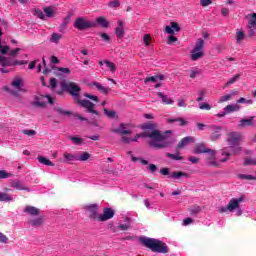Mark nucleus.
Returning a JSON list of instances; mask_svg holds the SVG:
<instances>
[{"instance_id": "34", "label": "nucleus", "mask_w": 256, "mask_h": 256, "mask_svg": "<svg viewBox=\"0 0 256 256\" xmlns=\"http://www.w3.org/2000/svg\"><path fill=\"white\" fill-rule=\"evenodd\" d=\"M38 161L39 163H41L42 165H46L47 167H54L55 164L53 162H51V160L43 157V156H39L38 157Z\"/></svg>"}, {"instance_id": "40", "label": "nucleus", "mask_w": 256, "mask_h": 256, "mask_svg": "<svg viewBox=\"0 0 256 256\" xmlns=\"http://www.w3.org/2000/svg\"><path fill=\"white\" fill-rule=\"evenodd\" d=\"M166 157H168V159H172L173 161L183 160V156L179 155V153H176V154L167 153Z\"/></svg>"}, {"instance_id": "42", "label": "nucleus", "mask_w": 256, "mask_h": 256, "mask_svg": "<svg viewBox=\"0 0 256 256\" xmlns=\"http://www.w3.org/2000/svg\"><path fill=\"white\" fill-rule=\"evenodd\" d=\"M29 223L30 225H32V227H39L43 224V218H36L34 220H30Z\"/></svg>"}, {"instance_id": "47", "label": "nucleus", "mask_w": 256, "mask_h": 256, "mask_svg": "<svg viewBox=\"0 0 256 256\" xmlns=\"http://www.w3.org/2000/svg\"><path fill=\"white\" fill-rule=\"evenodd\" d=\"M239 77H241V74H236L234 77L230 78L226 83V87H229V85H233V83H236Z\"/></svg>"}, {"instance_id": "5", "label": "nucleus", "mask_w": 256, "mask_h": 256, "mask_svg": "<svg viewBox=\"0 0 256 256\" xmlns=\"http://www.w3.org/2000/svg\"><path fill=\"white\" fill-rule=\"evenodd\" d=\"M60 87L64 91H68V93H70V95H72L74 101H77V99H79V93L81 92V87H79V85H77V83L62 81L60 83Z\"/></svg>"}, {"instance_id": "52", "label": "nucleus", "mask_w": 256, "mask_h": 256, "mask_svg": "<svg viewBox=\"0 0 256 256\" xmlns=\"http://www.w3.org/2000/svg\"><path fill=\"white\" fill-rule=\"evenodd\" d=\"M70 140L72 141V143H74V145H81V143H83V139L77 136H71Z\"/></svg>"}, {"instance_id": "24", "label": "nucleus", "mask_w": 256, "mask_h": 256, "mask_svg": "<svg viewBox=\"0 0 256 256\" xmlns=\"http://www.w3.org/2000/svg\"><path fill=\"white\" fill-rule=\"evenodd\" d=\"M241 110V106L239 104H229L224 108L225 113H237V111Z\"/></svg>"}, {"instance_id": "41", "label": "nucleus", "mask_w": 256, "mask_h": 256, "mask_svg": "<svg viewBox=\"0 0 256 256\" xmlns=\"http://www.w3.org/2000/svg\"><path fill=\"white\" fill-rule=\"evenodd\" d=\"M199 75H201V70L197 68H193L192 70H190V79H196V77H199Z\"/></svg>"}, {"instance_id": "2", "label": "nucleus", "mask_w": 256, "mask_h": 256, "mask_svg": "<svg viewBox=\"0 0 256 256\" xmlns=\"http://www.w3.org/2000/svg\"><path fill=\"white\" fill-rule=\"evenodd\" d=\"M140 241L144 247H147L154 253H169L167 244L163 243L161 240L143 237V238H140Z\"/></svg>"}, {"instance_id": "1", "label": "nucleus", "mask_w": 256, "mask_h": 256, "mask_svg": "<svg viewBox=\"0 0 256 256\" xmlns=\"http://www.w3.org/2000/svg\"><path fill=\"white\" fill-rule=\"evenodd\" d=\"M157 125L152 122L144 123L142 125V129L145 130L143 132V137H148L150 141L148 142L149 147L152 149H167V147H171L175 140L167 137V135L161 133V131L157 130Z\"/></svg>"}, {"instance_id": "4", "label": "nucleus", "mask_w": 256, "mask_h": 256, "mask_svg": "<svg viewBox=\"0 0 256 256\" xmlns=\"http://www.w3.org/2000/svg\"><path fill=\"white\" fill-rule=\"evenodd\" d=\"M241 151H243V148H229V147H224L220 150V155L221 158L218 160L219 165H221V163H227V161H229V159H231V156H237V155H241Z\"/></svg>"}, {"instance_id": "18", "label": "nucleus", "mask_w": 256, "mask_h": 256, "mask_svg": "<svg viewBox=\"0 0 256 256\" xmlns=\"http://www.w3.org/2000/svg\"><path fill=\"white\" fill-rule=\"evenodd\" d=\"M181 31V26L177 22H170L169 25L165 27V33L168 35H175V33H179Z\"/></svg>"}, {"instance_id": "35", "label": "nucleus", "mask_w": 256, "mask_h": 256, "mask_svg": "<svg viewBox=\"0 0 256 256\" xmlns=\"http://www.w3.org/2000/svg\"><path fill=\"white\" fill-rule=\"evenodd\" d=\"M61 39H63V35L59 33H52L50 37V43H55L57 45Z\"/></svg>"}, {"instance_id": "9", "label": "nucleus", "mask_w": 256, "mask_h": 256, "mask_svg": "<svg viewBox=\"0 0 256 256\" xmlns=\"http://www.w3.org/2000/svg\"><path fill=\"white\" fill-rule=\"evenodd\" d=\"M205 45V41L203 38H199L195 44L194 49L191 51V60L199 61L201 57H203V46Z\"/></svg>"}, {"instance_id": "44", "label": "nucleus", "mask_w": 256, "mask_h": 256, "mask_svg": "<svg viewBox=\"0 0 256 256\" xmlns=\"http://www.w3.org/2000/svg\"><path fill=\"white\" fill-rule=\"evenodd\" d=\"M179 122L180 127L187 125V121L183 120V118H176V119H168V123H175Z\"/></svg>"}, {"instance_id": "7", "label": "nucleus", "mask_w": 256, "mask_h": 256, "mask_svg": "<svg viewBox=\"0 0 256 256\" xmlns=\"http://www.w3.org/2000/svg\"><path fill=\"white\" fill-rule=\"evenodd\" d=\"M247 25V37L253 39L256 35V13H250L246 15Z\"/></svg>"}, {"instance_id": "6", "label": "nucleus", "mask_w": 256, "mask_h": 256, "mask_svg": "<svg viewBox=\"0 0 256 256\" xmlns=\"http://www.w3.org/2000/svg\"><path fill=\"white\" fill-rule=\"evenodd\" d=\"M245 201V196H240L238 198H232L230 199L227 206H223L219 208L220 213H227L229 211L230 213H233V211L239 209L241 203Z\"/></svg>"}, {"instance_id": "13", "label": "nucleus", "mask_w": 256, "mask_h": 256, "mask_svg": "<svg viewBox=\"0 0 256 256\" xmlns=\"http://www.w3.org/2000/svg\"><path fill=\"white\" fill-rule=\"evenodd\" d=\"M84 209L89 214L90 219H93L94 221L99 220V214H97V211H99V206L97 204H89L84 206Z\"/></svg>"}, {"instance_id": "22", "label": "nucleus", "mask_w": 256, "mask_h": 256, "mask_svg": "<svg viewBox=\"0 0 256 256\" xmlns=\"http://www.w3.org/2000/svg\"><path fill=\"white\" fill-rule=\"evenodd\" d=\"M245 37V31H243V29H236L235 39L237 45H241V43L245 41Z\"/></svg>"}, {"instance_id": "46", "label": "nucleus", "mask_w": 256, "mask_h": 256, "mask_svg": "<svg viewBox=\"0 0 256 256\" xmlns=\"http://www.w3.org/2000/svg\"><path fill=\"white\" fill-rule=\"evenodd\" d=\"M239 179H244V180H248V181H255L256 180V175H247V174H239L238 175Z\"/></svg>"}, {"instance_id": "12", "label": "nucleus", "mask_w": 256, "mask_h": 256, "mask_svg": "<svg viewBox=\"0 0 256 256\" xmlns=\"http://www.w3.org/2000/svg\"><path fill=\"white\" fill-rule=\"evenodd\" d=\"M47 103H50V105H53V98L49 95H38L35 97L33 105L35 107H45Z\"/></svg>"}, {"instance_id": "33", "label": "nucleus", "mask_w": 256, "mask_h": 256, "mask_svg": "<svg viewBox=\"0 0 256 256\" xmlns=\"http://www.w3.org/2000/svg\"><path fill=\"white\" fill-rule=\"evenodd\" d=\"M0 201L4 203H9V201H13V195L7 194L5 192H0Z\"/></svg>"}, {"instance_id": "32", "label": "nucleus", "mask_w": 256, "mask_h": 256, "mask_svg": "<svg viewBox=\"0 0 256 256\" xmlns=\"http://www.w3.org/2000/svg\"><path fill=\"white\" fill-rule=\"evenodd\" d=\"M96 23L100 25V27H103L104 29H107L109 27L110 23L107 21V19L103 16H100L96 19Z\"/></svg>"}, {"instance_id": "11", "label": "nucleus", "mask_w": 256, "mask_h": 256, "mask_svg": "<svg viewBox=\"0 0 256 256\" xmlns=\"http://www.w3.org/2000/svg\"><path fill=\"white\" fill-rule=\"evenodd\" d=\"M74 27L76 29H79V31H83L85 29H90L91 27H95V23L87 20L86 18L80 17L76 19L74 23Z\"/></svg>"}, {"instance_id": "27", "label": "nucleus", "mask_w": 256, "mask_h": 256, "mask_svg": "<svg viewBox=\"0 0 256 256\" xmlns=\"http://www.w3.org/2000/svg\"><path fill=\"white\" fill-rule=\"evenodd\" d=\"M163 79H165L164 75L150 76L144 80V83L145 85H147V83H157V81H163Z\"/></svg>"}, {"instance_id": "3", "label": "nucleus", "mask_w": 256, "mask_h": 256, "mask_svg": "<svg viewBox=\"0 0 256 256\" xmlns=\"http://www.w3.org/2000/svg\"><path fill=\"white\" fill-rule=\"evenodd\" d=\"M26 60H13L0 55V68L1 73H10L11 69L9 67H15V65H27Z\"/></svg>"}, {"instance_id": "55", "label": "nucleus", "mask_w": 256, "mask_h": 256, "mask_svg": "<svg viewBox=\"0 0 256 256\" xmlns=\"http://www.w3.org/2000/svg\"><path fill=\"white\" fill-rule=\"evenodd\" d=\"M104 113L105 115H107V117H109L110 119H114V117L117 115L115 113V111L113 110H107V109H104Z\"/></svg>"}, {"instance_id": "29", "label": "nucleus", "mask_w": 256, "mask_h": 256, "mask_svg": "<svg viewBox=\"0 0 256 256\" xmlns=\"http://www.w3.org/2000/svg\"><path fill=\"white\" fill-rule=\"evenodd\" d=\"M24 213H27L28 215L37 216L39 215V209L34 206H26L24 208Z\"/></svg>"}, {"instance_id": "30", "label": "nucleus", "mask_w": 256, "mask_h": 256, "mask_svg": "<svg viewBox=\"0 0 256 256\" xmlns=\"http://www.w3.org/2000/svg\"><path fill=\"white\" fill-rule=\"evenodd\" d=\"M99 65H101V67L102 65H106V67L111 71V73H115V71H117V67L115 66V63L110 62L108 60H105L104 62L100 61Z\"/></svg>"}, {"instance_id": "57", "label": "nucleus", "mask_w": 256, "mask_h": 256, "mask_svg": "<svg viewBox=\"0 0 256 256\" xmlns=\"http://www.w3.org/2000/svg\"><path fill=\"white\" fill-rule=\"evenodd\" d=\"M199 109H201L202 111H211V105H209L208 103H202L199 105Z\"/></svg>"}, {"instance_id": "19", "label": "nucleus", "mask_w": 256, "mask_h": 256, "mask_svg": "<svg viewBox=\"0 0 256 256\" xmlns=\"http://www.w3.org/2000/svg\"><path fill=\"white\" fill-rule=\"evenodd\" d=\"M115 35L117 39H123L125 37V22L123 20H118Z\"/></svg>"}, {"instance_id": "61", "label": "nucleus", "mask_w": 256, "mask_h": 256, "mask_svg": "<svg viewBox=\"0 0 256 256\" xmlns=\"http://www.w3.org/2000/svg\"><path fill=\"white\" fill-rule=\"evenodd\" d=\"M100 37L102 40H104L106 43H111V37L108 36L107 33H102L100 34Z\"/></svg>"}, {"instance_id": "26", "label": "nucleus", "mask_w": 256, "mask_h": 256, "mask_svg": "<svg viewBox=\"0 0 256 256\" xmlns=\"http://www.w3.org/2000/svg\"><path fill=\"white\" fill-rule=\"evenodd\" d=\"M235 95H237V91L232 90L229 94L221 96L219 98L218 103H226V101H231V99H233V97H235Z\"/></svg>"}, {"instance_id": "20", "label": "nucleus", "mask_w": 256, "mask_h": 256, "mask_svg": "<svg viewBox=\"0 0 256 256\" xmlns=\"http://www.w3.org/2000/svg\"><path fill=\"white\" fill-rule=\"evenodd\" d=\"M239 127H255V116L241 119L239 122Z\"/></svg>"}, {"instance_id": "36", "label": "nucleus", "mask_w": 256, "mask_h": 256, "mask_svg": "<svg viewBox=\"0 0 256 256\" xmlns=\"http://www.w3.org/2000/svg\"><path fill=\"white\" fill-rule=\"evenodd\" d=\"M125 224H119L118 229L120 231H127L129 229V227H131V219L130 218H126L125 219Z\"/></svg>"}, {"instance_id": "39", "label": "nucleus", "mask_w": 256, "mask_h": 256, "mask_svg": "<svg viewBox=\"0 0 256 256\" xmlns=\"http://www.w3.org/2000/svg\"><path fill=\"white\" fill-rule=\"evenodd\" d=\"M90 157L91 154L88 152H82L79 156H76V161H87Z\"/></svg>"}, {"instance_id": "25", "label": "nucleus", "mask_w": 256, "mask_h": 256, "mask_svg": "<svg viewBox=\"0 0 256 256\" xmlns=\"http://www.w3.org/2000/svg\"><path fill=\"white\" fill-rule=\"evenodd\" d=\"M158 97H160V99H162V103H164V105H173L175 103L174 99H172L171 97H169L167 95H164L163 92H159Z\"/></svg>"}, {"instance_id": "17", "label": "nucleus", "mask_w": 256, "mask_h": 256, "mask_svg": "<svg viewBox=\"0 0 256 256\" xmlns=\"http://www.w3.org/2000/svg\"><path fill=\"white\" fill-rule=\"evenodd\" d=\"M221 126H211L210 127V139L211 141H218V139H221V131H222Z\"/></svg>"}, {"instance_id": "16", "label": "nucleus", "mask_w": 256, "mask_h": 256, "mask_svg": "<svg viewBox=\"0 0 256 256\" xmlns=\"http://www.w3.org/2000/svg\"><path fill=\"white\" fill-rule=\"evenodd\" d=\"M113 217H115V211L111 208H104L103 214H99L98 216V222L109 221V219H113Z\"/></svg>"}, {"instance_id": "45", "label": "nucleus", "mask_w": 256, "mask_h": 256, "mask_svg": "<svg viewBox=\"0 0 256 256\" xmlns=\"http://www.w3.org/2000/svg\"><path fill=\"white\" fill-rule=\"evenodd\" d=\"M44 13L46 17H53L55 15V9L53 7H46L44 8Z\"/></svg>"}, {"instance_id": "37", "label": "nucleus", "mask_w": 256, "mask_h": 256, "mask_svg": "<svg viewBox=\"0 0 256 256\" xmlns=\"http://www.w3.org/2000/svg\"><path fill=\"white\" fill-rule=\"evenodd\" d=\"M21 85H23V79L21 77H16L12 81V87L15 89H21Z\"/></svg>"}, {"instance_id": "51", "label": "nucleus", "mask_w": 256, "mask_h": 256, "mask_svg": "<svg viewBox=\"0 0 256 256\" xmlns=\"http://www.w3.org/2000/svg\"><path fill=\"white\" fill-rule=\"evenodd\" d=\"M9 177H13V174L5 170H0V179H9Z\"/></svg>"}, {"instance_id": "14", "label": "nucleus", "mask_w": 256, "mask_h": 256, "mask_svg": "<svg viewBox=\"0 0 256 256\" xmlns=\"http://www.w3.org/2000/svg\"><path fill=\"white\" fill-rule=\"evenodd\" d=\"M113 133L118 135H131L133 130L131 129V124H120L117 128L112 129Z\"/></svg>"}, {"instance_id": "50", "label": "nucleus", "mask_w": 256, "mask_h": 256, "mask_svg": "<svg viewBox=\"0 0 256 256\" xmlns=\"http://www.w3.org/2000/svg\"><path fill=\"white\" fill-rule=\"evenodd\" d=\"M121 6V2L119 0H114L108 3V7L111 9H117V7Z\"/></svg>"}, {"instance_id": "43", "label": "nucleus", "mask_w": 256, "mask_h": 256, "mask_svg": "<svg viewBox=\"0 0 256 256\" xmlns=\"http://www.w3.org/2000/svg\"><path fill=\"white\" fill-rule=\"evenodd\" d=\"M142 41L145 47H149L151 45V34H144Z\"/></svg>"}, {"instance_id": "63", "label": "nucleus", "mask_w": 256, "mask_h": 256, "mask_svg": "<svg viewBox=\"0 0 256 256\" xmlns=\"http://www.w3.org/2000/svg\"><path fill=\"white\" fill-rule=\"evenodd\" d=\"M221 15L223 17H229V8L228 7H222L221 8Z\"/></svg>"}, {"instance_id": "56", "label": "nucleus", "mask_w": 256, "mask_h": 256, "mask_svg": "<svg viewBox=\"0 0 256 256\" xmlns=\"http://www.w3.org/2000/svg\"><path fill=\"white\" fill-rule=\"evenodd\" d=\"M23 135H27L28 137H33L34 135H37V132L35 130H22Z\"/></svg>"}, {"instance_id": "53", "label": "nucleus", "mask_w": 256, "mask_h": 256, "mask_svg": "<svg viewBox=\"0 0 256 256\" xmlns=\"http://www.w3.org/2000/svg\"><path fill=\"white\" fill-rule=\"evenodd\" d=\"M133 163H137V161H140V163H142V165H149V162L143 158H137L135 156L131 157Z\"/></svg>"}, {"instance_id": "64", "label": "nucleus", "mask_w": 256, "mask_h": 256, "mask_svg": "<svg viewBox=\"0 0 256 256\" xmlns=\"http://www.w3.org/2000/svg\"><path fill=\"white\" fill-rule=\"evenodd\" d=\"M35 15H37L39 19H45V14H43V11L40 9L35 10Z\"/></svg>"}, {"instance_id": "54", "label": "nucleus", "mask_w": 256, "mask_h": 256, "mask_svg": "<svg viewBox=\"0 0 256 256\" xmlns=\"http://www.w3.org/2000/svg\"><path fill=\"white\" fill-rule=\"evenodd\" d=\"M178 39L175 37L173 34H170L167 39V44L168 45H173V43H177Z\"/></svg>"}, {"instance_id": "49", "label": "nucleus", "mask_w": 256, "mask_h": 256, "mask_svg": "<svg viewBox=\"0 0 256 256\" xmlns=\"http://www.w3.org/2000/svg\"><path fill=\"white\" fill-rule=\"evenodd\" d=\"M64 159L66 161H77V156L66 152V153H64Z\"/></svg>"}, {"instance_id": "60", "label": "nucleus", "mask_w": 256, "mask_h": 256, "mask_svg": "<svg viewBox=\"0 0 256 256\" xmlns=\"http://www.w3.org/2000/svg\"><path fill=\"white\" fill-rule=\"evenodd\" d=\"M213 3V0H200L201 7H209Z\"/></svg>"}, {"instance_id": "59", "label": "nucleus", "mask_w": 256, "mask_h": 256, "mask_svg": "<svg viewBox=\"0 0 256 256\" xmlns=\"http://www.w3.org/2000/svg\"><path fill=\"white\" fill-rule=\"evenodd\" d=\"M244 165H256V158H246Z\"/></svg>"}, {"instance_id": "62", "label": "nucleus", "mask_w": 256, "mask_h": 256, "mask_svg": "<svg viewBox=\"0 0 256 256\" xmlns=\"http://www.w3.org/2000/svg\"><path fill=\"white\" fill-rule=\"evenodd\" d=\"M198 95L199 97L196 99V101L200 103V101H203V99L205 98V90H200L198 92Z\"/></svg>"}, {"instance_id": "38", "label": "nucleus", "mask_w": 256, "mask_h": 256, "mask_svg": "<svg viewBox=\"0 0 256 256\" xmlns=\"http://www.w3.org/2000/svg\"><path fill=\"white\" fill-rule=\"evenodd\" d=\"M171 179H181V177H189L185 172H172L170 174Z\"/></svg>"}, {"instance_id": "23", "label": "nucleus", "mask_w": 256, "mask_h": 256, "mask_svg": "<svg viewBox=\"0 0 256 256\" xmlns=\"http://www.w3.org/2000/svg\"><path fill=\"white\" fill-rule=\"evenodd\" d=\"M11 187L17 189L18 191H30L29 188L25 187V184L19 180H14L11 184Z\"/></svg>"}, {"instance_id": "8", "label": "nucleus", "mask_w": 256, "mask_h": 256, "mask_svg": "<svg viewBox=\"0 0 256 256\" xmlns=\"http://www.w3.org/2000/svg\"><path fill=\"white\" fill-rule=\"evenodd\" d=\"M205 163L207 167H215L219 169L221 164H219V160H217V150L210 149L205 154Z\"/></svg>"}, {"instance_id": "31", "label": "nucleus", "mask_w": 256, "mask_h": 256, "mask_svg": "<svg viewBox=\"0 0 256 256\" xmlns=\"http://www.w3.org/2000/svg\"><path fill=\"white\" fill-rule=\"evenodd\" d=\"M210 149L205 147V144H198L193 153H195L196 155H201V153H206L208 152Z\"/></svg>"}, {"instance_id": "10", "label": "nucleus", "mask_w": 256, "mask_h": 256, "mask_svg": "<svg viewBox=\"0 0 256 256\" xmlns=\"http://www.w3.org/2000/svg\"><path fill=\"white\" fill-rule=\"evenodd\" d=\"M227 143L229 144V149H242L241 146V133L239 132H229L227 137Z\"/></svg>"}, {"instance_id": "28", "label": "nucleus", "mask_w": 256, "mask_h": 256, "mask_svg": "<svg viewBox=\"0 0 256 256\" xmlns=\"http://www.w3.org/2000/svg\"><path fill=\"white\" fill-rule=\"evenodd\" d=\"M143 137V133L137 134L134 138L122 136L123 143L129 144V143H136V141H139Z\"/></svg>"}, {"instance_id": "48", "label": "nucleus", "mask_w": 256, "mask_h": 256, "mask_svg": "<svg viewBox=\"0 0 256 256\" xmlns=\"http://www.w3.org/2000/svg\"><path fill=\"white\" fill-rule=\"evenodd\" d=\"M94 86L98 88L99 91H102L105 95L109 93V89L105 88L103 85L99 84L98 82H94Z\"/></svg>"}, {"instance_id": "58", "label": "nucleus", "mask_w": 256, "mask_h": 256, "mask_svg": "<svg viewBox=\"0 0 256 256\" xmlns=\"http://www.w3.org/2000/svg\"><path fill=\"white\" fill-rule=\"evenodd\" d=\"M148 169H149L150 173H152V175H155V173H157V171H159V168H157V165H155V164H150L148 166Z\"/></svg>"}, {"instance_id": "21", "label": "nucleus", "mask_w": 256, "mask_h": 256, "mask_svg": "<svg viewBox=\"0 0 256 256\" xmlns=\"http://www.w3.org/2000/svg\"><path fill=\"white\" fill-rule=\"evenodd\" d=\"M195 139L191 136H187L183 138L177 145L176 151H179V149H183V147H187L189 143H193Z\"/></svg>"}, {"instance_id": "15", "label": "nucleus", "mask_w": 256, "mask_h": 256, "mask_svg": "<svg viewBox=\"0 0 256 256\" xmlns=\"http://www.w3.org/2000/svg\"><path fill=\"white\" fill-rule=\"evenodd\" d=\"M78 105L81 107H84V109H87L88 113H93L94 115H98L97 110H95V104H93L89 100H80L79 98L76 100Z\"/></svg>"}]
</instances>
